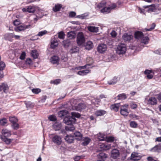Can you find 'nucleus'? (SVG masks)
Wrapping results in <instances>:
<instances>
[{"instance_id": "24", "label": "nucleus", "mask_w": 161, "mask_h": 161, "mask_svg": "<svg viewBox=\"0 0 161 161\" xmlns=\"http://www.w3.org/2000/svg\"><path fill=\"white\" fill-rule=\"evenodd\" d=\"M53 129L55 130H58L61 129L62 125L60 123L56 122L53 125Z\"/></svg>"}, {"instance_id": "13", "label": "nucleus", "mask_w": 161, "mask_h": 161, "mask_svg": "<svg viewBox=\"0 0 161 161\" xmlns=\"http://www.w3.org/2000/svg\"><path fill=\"white\" fill-rule=\"evenodd\" d=\"M119 155V150L116 149L113 150L111 152V157L114 159H116Z\"/></svg>"}, {"instance_id": "61", "label": "nucleus", "mask_w": 161, "mask_h": 161, "mask_svg": "<svg viewBox=\"0 0 161 161\" xmlns=\"http://www.w3.org/2000/svg\"><path fill=\"white\" fill-rule=\"evenodd\" d=\"M151 7L148 9V11L153 12L155 9V5L154 4H153L151 5Z\"/></svg>"}, {"instance_id": "7", "label": "nucleus", "mask_w": 161, "mask_h": 161, "mask_svg": "<svg viewBox=\"0 0 161 161\" xmlns=\"http://www.w3.org/2000/svg\"><path fill=\"white\" fill-rule=\"evenodd\" d=\"M35 10V7L31 5L25 8H24L22 9L23 11L24 12H28L29 13H34Z\"/></svg>"}, {"instance_id": "3", "label": "nucleus", "mask_w": 161, "mask_h": 161, "mask_svg": "<svg viewBox=\"0 0 161 161\" xmlns=\"http://www.w3.org/2000/svg\"><path fill=\"white\" fill-rule=\"evenodd\" d=\"M126 45L124 44H120L118 45L116 52L119 54H123L126 51Z\"/></svg>"}, {"instance_id": "63", "label": "nucleus", "mask_w": 161, "mask_h": 161, "mask_svg": "<svg viewBox=\"0 0 161 161\" xmlns=\"http://www.w3.org/2000/svg\"><path fill=\"white\" fill-rule=\"evenodd\" d=\"M20 24L19 21L18 19H16L13 22V24L15 25H19Z\"/></svg>"}, {"instance_id": "60", "label": "nucleus", "mask_w": 161, "mask_h": 161, "mask_svg": "<svg viewBox=\"0 0 161 161\" xmlns=\"http://www.w3.org/2000/svg\"><path fill=\"white\" fill-rule=\"evenodd\" d=\"M76 14L75 12L71 11L69 13V15L70 17H74L76 15Z\"/></svg>"}, {"instance_id": "18", "label": "nucleus", "mask_w": 161, "mask_h": 161, "mask_svg": "<svg viewBox=\"0 0 161 161\" xmlns=\"http://www.w3.org/2000/svg\"><path fill=\"white\" fill-rule=\"evenodd\" d=\"M8 89V85L4 83H2L0 85V91H3L5 93H7Z\"/></svg>"}, {"instance_id": "33", "label": "nucleus", "mask_w": 161, "mask_h": 161, "mask_svg": "<svg viewBox=\"0 0 161 161\" xmlns=\"http://www.w3.org/2000/svg\"><path fill=\"white\" fill-rule=\"evenodd\" d=\"M31 55L34 59L37 58L39 55L38 53L36 50H32L31 53Z\"/></svg>"}, {"instance_id": "25", "label": "nucleus", "mask_w": 161, "mask_h": 161, "mask_svg": "<svg viewBox=\"0 0 161 161\" xmlns=\"http://www.w3.org/2000/svg\"><path fill=\"white\" fill-rule=\"evenodd\" d=\"M93 44L92 42L90 41H88L86 42L85 45L86 49L90 50L93 47Z\"/></svg>"}, {"instance_id": "47", "label": "nucleus", "mask_w": 161, "mask_h": 161, "mask_svg": "<svg viewBox=\"0 0 161 161\" xmlns=\"http://www.w3.org/2000/svg\"><path fill=\"white\" fill-rule=\"evenodd\" d=\"M25 103L26 107L28 108H32L33 106V104L32 103H31V102L25 101Z\"/></svg>"}, {"instance_id": "38", "label": "nucleus", "mask_w": 161, "mask_h": 161, "mask_svg": "<svg viewBox=\"0 0 161 161\" xmlns=\"http://www.w3.org/2000/svg\"><path fill=\"white\" fill-rule=\"evenodd\" d=\"M89 72L90 70H89L86 69L78 71L77 72V74L81 75H84L87 74Z\"/></svg>"}, {"instance_id": "1", "label": "nucleus", "mask_w": 161, "mask_h": 161, "mask_svg": "<svg viewBox=\"0 0 161 161\" xmlns=\"http://www.w3.org/2000/svg\"><path fill=\"white\" fill-rule=\"evenodd\" d=\"M71 116L65 117L64 119V122L67 125H72L75 123L76 121L75 117L79 118L80 116L79 113L75 112H71Z\"/></svg>"}, {"instance_id": "48", "label": "nucleus", "mask_w": 161, "mask_h": 161, "mask_svg": "<svg viewBox=\"0 0 161 161\" xmlns=\"http://www.w3.org/2000/svg\"><path fill=\"white\" fill-rule=\"evenodd\" d=\"M65 34L64 32L61 31L58 33V38L60 39H63L64 37Z\"/></svg>"}, {"instance_id": "23", "label": "nucleus", "mask_w": 161, "mask_h": 161, "mask_svg": "<svg viewBox=\"0 0 161 161\" xmlns=\"http://www.w3.org/2000/svg\"><path fill=\"white\" fill-rule=\"evenodd\" d=\"M91 141V139L89 137H84L83 140L81 145L83 146H87Z\"/></svg>"}, {"instance_id": "26", "label": "nucleus", "mask_w": 161, "mask_h": 161, "mask_svg": "<svg viewBox=\"0 0 161 161\" xmlns=\"http://www.w3.org/2000/svg\"><path fill=\"white\" fill-rule=\"evenodd\" d=\"M134 35L135 38L137 39H141L143 36V34L142 32L139 31L135 32Z\"/></svg>"}, {"instance_id": "39", "label": "nucleus", "mask_w": 161, "mask_h": 161, "mask_svg": "<svg viewBox=\"0 0 161 161\" xmlns=\"http://www.w3.org/2000/svg\"><path fill=\"white\" fill-rule=\"evenodd\" d=\"M97 158L101 160H104L103 159L107 157V155L104 153H101L97 155Z\"/></svg>"}, {"instance_id": "49", "label": "nucleus", "mask_w": 161, "mask_h": 161, "mask_svg": "<svg viewBox=\"0 0 161 161\" xmlns=\"http://www.w3.org/2000/svg\"><path fill=\"white\" fill-rule=\"evenodd\" d=\"M47 33V31L46 30H44L39 32L37 34V36H42L46 34Z\"/></svg>"}, {"instance_id": "54", "label": "nucleus", "mask_w": 161, "mask_h": 161, "mask_svg": "<svg viewBox=\"0 0 161 161\" xmlns=\"http://www.w3.org/2000/svg\"><path fill=\"white\" fill-rule=\"evenodd\" d=\"M106 3L104 1L101 2L98 5L97 7L99 8H103L105 7Z\"/></svg>"}, {"instance_id": "53", "label": "nucleus", "mask_w": 161, "mask_h": 161, "mask_svg": "<svg viewBox=\"0 0 161 161\" xmlns=\"http://www.w3.org/2000/svg\"><path fill=\"white\" fill-rule=\"evenodd\" d=\"M25 64L27 65H30L32 64V61L30 58L26 59L25 61Z\"/></svg>"}, {"instance_id": "46", "label": "nucleus", "mask_w": 161, "mask_h": 161, "mask_svg": "<svg viewBox=\"0 0 161 161\" xmlns=\"http://www.w3.org/2000/svg\"><path fill=\"white\" fill-rule=\"evenodd\" d=\"M32 92L35 94H38L41 91V89L38 88H33L31 90Z\"/></svg>"}, {"instance_id": "27", "label": "nucleus", "mask_w": 161, "mask_h": 161, "mask_svg": "<svg viewBox=\"0 0 161 161\" xmlns=\"http://www.w3.org/2000/svg\"><path fill=\"white\" fill-rule=\"evenodd\" d=\"M51 62L53 64H57L59 60V58L57 56H54L51 59Z\"/></svg>"}, {"instance_id": "42", "label": "nucleus", "mask_w": 161, "mask_h": 161, "mask_svg": "<svg viewBox=\"0 0 161 161\" xmlns=\"http://www.w3.org/2000/svg\"><path fill=\"white\" fill-rule=\"evenodd\" d=\"M65 129L67 131H73L75 129V128L73 125H70L66 126Z\"/></svg>"}, {"instance_id": "5", "label": "nucleus", "mask_w": 161, "mask_h": 161, "mask_svg": "<svg viewBox=\"0 0 161 161\" xmlns=\"http://www.w3.org/2000/svg\"><path fill=\"white\" fill-rule=\"evenodd\" d=\"M31 26V25H20L14 29L17 32L24 31L27 29L29 28Z\"/></svg>"}, {"instance_id": "51", "label": "nucleus", "mask_w": 161, "mask_h": 161, "mask_svg": "<svg viewBox=\"0 0 161 161\" xmlns=\"http://www.w3.org/2000/svg\"><path fill=\"white\" fill-rule=\"evenodd\" d=\"M5 67V63L3 61L0 62V70H3Z\"/></svg>"}, {"instance_id": "59", "label": "nucleus", "mask_w": 161, "mask_h": 161, "mask_svg": "<svg viewBox=\"0 0 161 161\" xmlns=\"http://www.w3.org/2000/svg\"><path fill=\"white\" fill-rule=\"evenodd\" d=\"M156 26V25L154 23H153L151 25V27L149 29H146L145 30L146 31H151Z\"/></svg>"}, {"instance_id": "62", "label": "nucleus", "mask_w": 161, "mask_h": 161, "mask_svg": "<svg viewBox=\"0 0 161 161\" xmlns=\"http://www.w3.org/2000/svg\"><path fill=\"white\" fill-rule=\"evenodd\" d=\"M130 107L132 109H135L137 107V105L136 104L134 103H131L130 104Z\"/></svg>"}, {"instance_id": "8", "label": "nucleus", "mask_w": 161, "mask_h": 161, "mask_svg": "<svg viewBox=\"0 0 161 161\" xmlns=\"http://www.w3.org/2000/svg\"><path fill=\"white\" fill-rule=\"evenodd\" d=\"M116 7V5L115 4H113L110 7H105L101 10V11L103 13H105L106 14L110 12L111 9L114 8Z\"/></svg>"}, {"instance_id": "22", "label": "nucleus", "mask_w": 161, "mask_h": 161, "mask_svg": "<svg viewBox=\"0 0 161 161\" xmlns=\"http://www.w3.org/2000/svg\"><path fill=\"white\" fill-rule=\"evenodd\" d=\"M0 138L7 145H9L13 141V139L8 138L4 137L3 136H0Z\"/></svg>"}, {"instance_id": "64", "label": "nucleus", "mask_w": 161, "mask_h": 161, "mask_svg": "<svg viewBox=\"0 0 161 161\" xmlns=\"http://www.w3.org/2000/svg\"><path fill=\"white\" fill-rule=\"evenodd\" d=\"M111 35L113 37H115L117 35V33L114 31H112L110 33Z\"/></svg>"}, {"instance_id": "4", "label": "nucleus", "mask_w": 161, "mask_h": 161, "mask_svg": "<svg viewBox=\"0 0 161 161\" xmlns=\"http://www.w3.org/2000/svg\"><path fill=\"white\" fill-rule=\"evenodd\" d=\"M129 105L127 104H125L122 105L120 107V113L121 114L124 116H127L129 112L128 109Z\"/></svg>"}, {"instance_id": "11", "label": "nucleus", "mask_w": 161, "mask_h": 161, "mask_svg": "<svg viewBox=\"0 0 161 161\" xmlns=\"http://www.w3.org/2000/svg\"><path fill=\"white\" fill-rule=\"evenodd\" d=\"M141 157L139 154L136 153H133L131 154L130 159L134 161H136L140 160Z\"/></svg>"}, {"instance_id": "16", "label": "nucleus", "mask_w": 161, "mask_h": 161, "mask_svg": "<svg viewBox=\"0 0 161 161\" xmlns=\"http://www.w3.org/2000/svg\"><path fill=\"white\" fill-rule=\"evenodd\" d=\"M107 113L106 111L104 110H96L94 113L95 115L97 116H103Z\"/></svg>"}, {"instance_id": "20", "label": "nucleus", "mask_w": 161, "mask_h": 161, "mask_svg": "<svg viewBox=\"0 0 161 161\" xmlns=\"http://www.w3.org/2000/svg\"><path fill=\"white\" fill-rule=\"evenodd\" d=\"M157 99L153 97H150L147 101V104L151 105H156L157 104Z\"/></svg>"}, {"instance_id": "17", "label": "nucleus", "mask_w": 161, "mask_h": 161, "mask_svg": "<svg viewBox=\"0 0 161 161\" xmlns=\"http://www.w3.org/2000/svg\"><path fill=\"white\" fill-rule=\"evenodd\" d=\"M151 151L160 153L161 152V144H158L152 148L150 150Z\"/></svg>"}, {"instance_id": "21", "label": "nucleus", "mask_w": 161, "mask_h": 161, "mask_svg": "<svg viewBox=\"0 0 161 161\" xmlns=\"http://www.w3.org/2000/svg\"><path fill=\"white\" fill-rule=\"evenodd\" d=\"M14 37V34L13 33H8L4 35V38L5 39L10 42L13 41V38Z\"/></svg>"}, {"instance_id": "2", "label": "nucleus", "mask_w": 161, "mask_h": 161, "mask_svg": "<svg viewBox=\"0 0 161 161\" xmlns=\"http://www.w3.org/2000/svg\"><path fill=\"white\" fill-rule=\"evenodd\" d=\"M77 42L78 45H81L85 42L84 35L82 32H79L77 36Z\"/></svg>"}, {"instance_id": "30", "label": "nucleus", "mask_w": 161, "mask_h": 161, "mask_svg": "<svg viewBox=\"0 0 161 161\" xmlns=\"http://www.w3.org/2000/svg\"><path fill=\"white\" fill-rule=\"evenodd\" d=\"M75 31H72L68 32L67 33V36L70 39H72L75 37Z\"/></svg>"}, {"instance_id": "29", "label": "nucleus", "mask_w": 161, "mask_h": 161, "mask_svg": "<svg viewBox=\"0 0 161 161\" xmlns=\"http://www.w3.org/2000/svg\"><path fill=\"white\" fill-rule=\"evenodd\" d=\"M66 141L68 143H72L74 140V137L71 136L67 135L65 138Z\"/></svg>"}, {"instance_id": "14", "label": "nucleus", "mask_w": 161, "mask_h": 161, "mask_svg": "<svg viewBox=\"0 0 161 161\" xmlns=\"http://www.w3.org/2000/svg\"><path fill=\"white\" fill-rule=\"evenodd\" d=\"M133 36L127 33L124 34L122 36V38L125 42H129L133 38Z\"/></svg>"}, {"instance_id": "57", "label": "nucleus", "mask_w": 161, "mask_h": 161, "mask_svg": "<svg viewBox=\"0 0 161 161\" xmlns=\"http://www.w3.org/2000/svg\"><path fill=\"white\" fill-rule=\"evenodd\" d=\"M26 56V53L25 52H22L20 57L19 58L21 60H23L25 59Z\"/></svg>"}, {"instance_id": "32", "label": "nucleus", "mask_w": 161, "mask_h": 161, "mask_svg": "<svg viewBox=\"0 0 161 161\" xmlns=\"http://www.w3.org/2000/svg\"><path fill=\"white\" fill-rule=\"evenodd\" d=\"M68 113V111L66 110H64L60 111L58 113V115L60 117L65 116Z\"/></svg>"}, {"instance_id": "10", "label": "nucleus", "mask_w": 161, "mask_h": 161, "mask_svg": "<svg viewBox=\"0 0 161 161\" xmlns=\"http://www.w3.org/2000/svg\"><path fill=\"white\" fill-rule=\"evenodd\" d=\"M1 133L2 135L0 136H3L5 137H9L11 135V131L6 129H3Z\"/></svg>"}, {"instance_id": "12", "label": "nucleus", "mask_w": 161, "mask_h": 161, "mask_svg": "<svg viewBox=\"0 0 161 161\" xmlns=\"http://www.w3.org/2000/svg\"><path fill=\"white\" fill-rule=\"evenodd\" d=\"M86 105L84 103H79L77 105L75 106V109L78 111H81L86 108Z\"/></svg>"}, {"instance_id": "35", "label": "nucleus", "mask_w": 161, "mask_h": 161, "mask_svg": "<svg viewBox=\"0 0 161 161\" xmlns=\"http://www.w3.org/2000/svg\"><path fill=\"white\" fill-rule=\"evenodd\" d=\"M141 42L145 44H147L149 41V38L147 36H143L141 38Z\"/></svg>"}, {"instance_id": "56", "label": "nucleus", "mask_w": 161, "mask_h": 161, "mask_svg": "<svg viewBox=\"0 0 161 161\" xmlns=\"http://www.w3.org/2000/svg\"><path fill=\"white\" fill-rule=\"evenodd\" d=\"M63 42L65 47H68L70 44V42L69 40H64Z\"/></svg>"}, {"instance_id": "55", "label": "nucleus", "mask_w": 161, "mask_h": 161, "mask_svg": "<svg viewBox=\"0 0 161 161\" xmlns=\"http://www.w3.org/2000/svg\"><path fill=\"white\" fill-rule=\"evenodd\" d=\"M48 119L49 120L52 121H55L57 120L56 116L53 115H50L48 117Z\"/></svg>"}, {"instance_id": "44", "label": "nucleus", "mask_w": 161, "mask_h": 161, "mask_svg": "<svg viewBox=\"0 0 161 161\" xmlns=\"http://www.w3.org/2000/svg\"><path fill=\"white\" fill-rule=\"evenodd\" d=\"M78 48L76 46L73 47L69 51L71 53H73L77 52L78 51Z\"/></svg>"}, {"instance_id": "50", "label": "nucleus", "mask_w": 161, "mask_h": 161, "mask_svg": "<svg viewBox=\"0 0 161 161\" xmlns=\"http://www.w3.org/2000/svg\"><path fill=\"white\" fill-rule=\"evenodd\" d=\"M130 125L131 127L134 128H136L137 126V124L136 122L132 121L130 123Z\"/></svg>"}, {"instance_id": "15", "label": "nucleus", "mask_w": 161, "mask_h": 161, "mask_svg": "<svg viewBox=\"0 0 161 161\" xmlns=\"http://www.w3.org/2000/svg\"><path fill=\"white\" fill-rule=\"evenodd\" d=\"M99 140L101 141H105L107 142H113L114 140V138L112 136H109L107 137H99Z\"/></svg>"}, {"instance_id": "40", "label": "nucleus", "mask_w": 161, "mask_h": 161, "mask_svg": "<svg viewBox=\"0 0 161 161\" xmlns=\"http://www.w3.org/2000/svg\"><path fill=\"white\" fill-rule=\"evenodd\" d=\"M117 97L118 100H124L127 98L126 95L124 93L119 94Z\"/></svg>"}, {"instance_id": "9", "label": "nucleus", "mask_w": 161, "mask_h": 161, "mask_svg": "<svg viewBox=\"0 0 161 161\" xmlns=\"http://www.w3.org/2000/svg\"><path fill=\"white\" fill-rule=\"evenodd\" d=\"M107 49L106 45L104 44H101L97 47V51L100 53H103L106 51Z\"/></svg>"}, {"instance_id": "43", "label": "nucleus", "mask_w": 161, "mask_h": 161, "mask_svg": "<svg viewBox=\"0 0 161 161\" xmlns=\"http://www.w3.org/2000/svg\"><path fill=\"white\" fill-rule=\"evenodd\" d=\"M9 120L12 124L15 122H17L18 121V119L15 116L10 117H9Z\"/></svg>"}, {"instance_id": "58", "label": "nucleus", "mask_w": 161, "mask_h": 161, "mask_svg": "<svg viewBox=\"0 0 161 161\" xmlns=\"http://www.w3.org/2000/svg\"><path fill=\"white\" fill-rule=\"evenodd\" d=\"M61 80L59 79H56L52 81L51 82V83H53L54 84L57 85L60 83Z\"/></svg>"}, {"instance_id": "19", "label": "nucleus", "mask_w": 161, "mask_h": 161, "mask_svg": "<svg viewBox=\"0 0 161 161\" xmlns=\"http://www.w3.org/2000/svg\"><path fill=\"white\" fill-rule=\"evenodd\" d=\"M120 106V103H114L111 105L110 108L111 110L116 112L118 111Z\"/></svg>"}, {"instance_id": "41", "label": "nucleus", "mask_w": 161, "mask_h": 161, "mask_svg": "<svg viewBox=\"0 0 161 161\" xmlns=\"http://www.w3.org/2000/svg\"><path fill=\"white\" fill-rule=\"evenodd\" d=\"M117 81V78L116 77H114V78L110 81H108V84L109 85H114L116 83Z\"/></svg>"}, {"instance_id": "45", "label": "nucleus", "mask_w": 161, "mask_h": 161, "mask_svg": "<svg viewBox=\"0 0 161 161\" xmlns=\"http://www.w3.org/2000/svg\"><path fill=\"white\" fill-rule=\"evenodd\" d=\"M8 122L7 120L5 118H3L0 120V124L1 125L4 126Z\"/></svg>"}, {"instance_id": "6", "label": "nucleus", "mask_w": 161, "mask_h": 161, "mask_svg": "<svg viewBox=\"0 0 161 161\" xmlns=\"http://www.w3.org/2000/svg\"><path fill=\"white\" fill-rule=\"evenodd\" d=\"M53 142L55 144L60 145L61 144L62 140L61 137L58 135H55L53 138Z\"/></svg>"}, {"instance_id": "34", "label": "nucleus", "mask_w": 161, "mask_h": 161, "mask_svg": "<svg viewBox=\"0 0 161 161\" xmlns=\"http://www.w3.org/2000/svg\"><path fill=\"white\" fill-rule=\"evenodd\" d=\"M74 136L76 138V139L80 140L82 138V135L79 132L76 131L74 133Z\"/></svg>"}, {"instance_id": "52", "label": "nucleus", "mask_w": 161, "mask_h": 161, "mask_svg": "<svg viewBox=\"0 0 161 161\" xmlns=\"http://www.w3.org/2000/svg\"><path fill=\"white\" fill-rule=\"evenodd\" d=\"M19 125L18 123H17V122H15L12 124V127L14 129H17L19 128Z\"/></svg>"}, {"instance_id": "28", "label": "nucleus", "mask_w": 161, "mask_h": 161, "mask_svg": "<svg viewBox=\"0 0 161 161\" xmlns=\"http://www.w3.org/2000/svg\"><path fill=\"white\" fill-rule=\"evenodd\" d=\"M111 146L110 144H103L100 145V148L101 150H106L109 149Z\"/></svg>"}, {"instance_id": "31", "label": "nucleus", "mask_w": 161, "mask_h": 161, "mask_svg": "<svg viewBox=\"0 0 161 161\" xmlns=\"http://www.w3.org/2000/svg\"><path fill=\"white\" fill-rule=\"evenodd\" d=\"M88 30L91 32H97L98 31V27L93 26H89L88 27Z\"/></svg>"}, {"instance_id": "36", "label": "nucleus", "mask_w": 161, "mask_h": 161, "mask_svg": "<svg viewBox=\"0 0 161 161\" xmlns=\"http://www.w3.org/2000/svg\"><path fill=\"white\" fill-rule=\"evenodd\" d=\"M62 7L61 4H57L55 5V6L53 8V10L55 12L59 11Z\"/></svg>"}, {"instance_id": "37", "label": "nucleus", "mask_w": 161, "mask_h": 161, "mask_svg": "<svg viewBox=\"0 0 161 161\" xmlns=\"http://www.w3.org/2000/svg\"><path fill=\"white\" fill-rule=\"evenodd\" d=\"M58 43L56 40H53L51 42V47L53 49L58 46Z\"/></svg>"}]
</instances>
